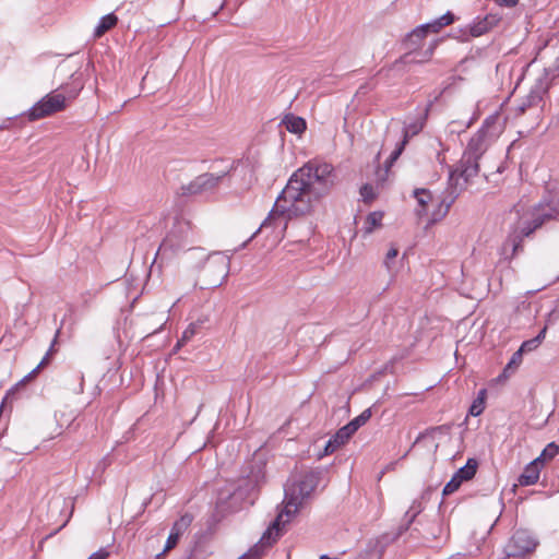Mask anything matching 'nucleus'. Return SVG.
Returning a JSON list of instances; mask_svg holds the SVG:
<instances>
[{
  "label": "nucleus",
  "mask_w": 559,
  "mask_h": 559,
  "mask_svg": "<svg viewBox=\"0 0 559 559\" xmlns=\"http://www.w3.org/2000/svg\"><path fill=\"white\" fill-rule=\"evenodd\" d=\"M319 200L311 188L293 175L282 194L277 198L271 214L262 223V226L266 225L275 215H280L285 219L307 215L311 213Z\"/></svg>",
  "instance_id": "1"
},
{
  "label": "nucleus",
  "mask_w": 559,
  "mask_h": 559,
  "mask_svg": "<svg viewBox=\"0 0 559 559\" xmlns=\"http://www.w3.org/2000/svg\"><path fill=\"white\" fill-rule=\"evenodd\" d=\"M294 176L311 188L319 199L328 194L337 182L334 167L328 163H308Z\"/></svg>",
  "instance_id": "2"
},
{
  "label": "nucleus",
  "mask_w": 559,
  "mask_h": 559,
  "mask_svg": "<svg viewBox=\"0 0 559 559\" xmlns=\"http://www.w3.org/2000/svg\"><path fill=\"white\" fill-rule=\"evenodd\" d=\"M318 483L313 473H305L294 476L286 487L285 506L288 515H296L304 500L310 496Z\"/></svg>",
  "instance_id": "3"
},
{
  "label": "nucleus",
  "mask_w": 559,
  "mask_h": 559,
  "mask_svg": "<svg viewBox=\"0 0 559 559\" xmlns=\"http://www.w3.org/2000/svg\"><path fill=\"white\" fill-rule=\"evenodd\" d=\"M414 197L417 201V215L427 217L429 223H436L445 215L447 207H443L440 198H433L430 191L416 189Z\"/></svg>",
  "instance_id": "4"
},
{
  "label": "nucleus",
  "mask_w": 559,
  "mask_h": 559,
  "mask_svg": "<svg viewBox=\"0 0 559 559\" xmlns=\"http://www.w3.org/2000/svg\"><path fill=\"white\" fill-rule=\"evenodd\" d=\"M67 99L64 94L57 91L48 93L27 110L28 120L35 121L63 110Z\"/></svg>",
  "instance_id": "5"
},
{
  "label": "nucleus",
  "mask_w": 559,
  "mask_h": 559,
  "mask_svg": "<svg viewBox=\"0 0 559 559\" xmlns=\"http://www.w3.org/2000/svg\"><path fill=\"white\" fill-rule=\"evenodd\" d=\"M538 546V540L532 533L525 530L516 531L504 547L509 558H526L531 556Z\"/></svg>",
  "instance_id": "6"
},
{
  "label": "nucleus",
  "mask_w": 559,
  "mask_h": 559,
  "mask_svg": "<svg viewBox=\"0 0 559 559\" xmlns=\"http://www.w3.org/2000/svg\"><path fill=\"white\" fill-rule=\"evenodd\" d=\"M478 160L462 156L457 167L450 173V185L455 191H463L478 175Z\"/></svg>",
  "instance_id": "7"
},
{
  "label": "nucleus",
  "mask_w": 559,
  "mask_h": 559,
  "mask_svg": "<svg viewBox=\"0 0 559 559\" xmlns=\"http://www.w3.org/2000/svg\"><path fill=\"white\" fill-rule=\"evenodd\" d=\"M227 175V171H222L219 174H202L197 177L194 180L189 182L188 185H183L180 188V193L182 195H193L199 194L204 191H210L217 187L221 180Z\"/></svg>",
  "instance_id": "8"
},
{
  "label": "nucleus",
  "mask_w": 559,
  "mask_h": 559,
  "mask_svg": "<svg viewBox=\"0 0 559 559\" xmlns=\"http://www.w3.org/2000/svg\"><path fill=\"white\" fill-rule=\"evenodd\" d=\"M228 272L229 258L222 254L212 255L205 271L209 277L206 284L211 287L222 285L227 278Z\"/></svg>",
  "instance_id": "9"
},
{
  "label": "nucleus",
  "mask_w": 559,
  "mask_h": 559,
  "mask_svg": "<svg viewBox=\"0 0 559 559\" xmlns=\"http://www.w3.org/2000/svg\"><path fill=\"white\" fill-rule=\"evenodd\" d=\"M454 22V15L448 12L439 19L416 27L408 36V41L417 44V40L424 39L428 33H439L442 27L448 26Z\"/></svg>",
  "instance_id": "10"
},
{
  "label": "nucleus",
  "mask_w": 559,
  "mask_h": 559,
  "mask_svg": "<svg viewBox=\"0 0 559 559\" xmlns=\"http://www.w3.org/2000/svg\"><path fill=\"white\" fill-rule=\"evenodd\" d=\"M58 334H59V330H57V333L55 335V338L50 345V348L48 349V352L46 353V355L44 356V358L40 360V362L29 372L27 373L24 378H22L17 383H15L11 389H9L4 395V397L2 399V402H1V405H0V413L2 412V409L5 407L7 403L9 402H12L17 393L20 392V390L24 386V384L34 377V374L43 367L45 366L47 362H48V358L49 356L52 354L53 352V346L57 342V337H58Z\"/></svg>",
  "instance_id": "11"
},
{
  "label": "nucleus",
  "mask_w": 559,
  "mask_h": 559,
  "mask_svg": "<svg viewBox=\"0 0 559 559\" xmlns=\"http://www.w3.org/2000/svg\"><path fill=\"white\" fill-rule=\"evenodd\" d=\"M192 521L193 516L189 513H186L174 523L163 551L157 554L155 559H162L167 551L176 547L179 538L187 532Z\"/></svg>",
  "instance_id": "12"
},
{
  "label": "nucleus",
  "mask_w": 559,
  "mask_h": 559,
  "mask_svg": "<svg viewBox=\"0 0 559 559\" xmlns=\"http://www.w3.org/2000/svg\"><path fill=\"white\" fill-rule=\"evenodd\" d=\"M293 518L294 515H288L286 513V510L283 509L276 516L273 524L265 531V533L261 537L260 544L262 546H270L273 543H275L283 534L285 525L288 524Z\"/></svg>",
  "instance_id": "13"
},
{
  "label": "nucleus",
  "mask_w": 559,
  "mask_h": 559,
  "mask_svg": "<svg viewBox=\"0 0 559 559\" xmlns=\"http://www.w3.org/2000/svg\"><path fill=\"white\" fill-rule=\"evenodd\" d=\"M487 146L488 141L486 136V131L481 129L471 138L463 156L478 160V158L487 150Z\"/></svg>",
  "instance_id": "14"
},
{
  "label": "nucleus",
  "mask_w": 559,
  "mask_h": 559,
  "mask_svg": "<svg viewBox=\"0 0 559 559\" xmlns=\"http://www.w3.org/2000/svg\"><path fill=\"white\" fill-rule=\"evenodd\" d=\"M424 127V122L421 120L415 121L413 123H408L405 126L403 130V140L397 144L396 148L392 152L390 156V163H394L399 156L402 154L406 143L411 138L418 134Z\"/></svg>",
  "instance_id": "15"
},
{
  "label": "nucleus",
  "mask_w": 559,
  "mask_h": 559,
  "mask_svg": "<svg viewBox=\"0 0 559 559\" xmlns=\"http://www.w3.org/2000/svg\"><path fill=\"white\" fill-rule=\"evenodd\" d=\"M355 432L356 431L353 429V427L349 424L342 427L335 433L334 438L328 441L325 449H324V453L325 454L333 453L340 447L345 444Z\"/></svg>",
  "instance_id": "16"
},
{
  "label": "nucleus",
  "mask_w": 559,
  "mask_h": 559,
  "mask_svg": "<svg viewBox=\"0 0 559 559\" xmlns=\"http://www.w3.org/2000/svg\"><path fill=\"white\" fill-rule=\"evenodd\" d=\"M138 328L133 320H129L128 317L123 318V321H118L117 337L119 343L127 341L129 343H136Z\"/></svg>",
  "instance_id": "17"
},
{
  "label": "nucleus",
  "mask_w": 559,
  "mask_h": 559,
  "mask_svg": "<svg viewBox=\"0 0 559 559\" xmlns=\"http://www.w3.org/2000/svg\"><path fill=\"white\" fill-rule=\"evenodd\" d=\"M498 22L499 17L495 15H487L483 19H478L469 25V34L473 37L481 36L492 29L498 24Z\"/></svg>",
  "instance_id": "18"
},
{
  "label": "nucleus",
  "mask_w": 559,
  "mask_h": 559,
  "mask_svg": "<svg viewBox=\"0 0 559 559\" xmlns=\"http://www.w3.org/2000/svg\"><path fill=\"white\" fill-rule=\"evenodd\" d=\"M548 217L549 214L537 215L536 217L535 214H526V216L521 219L519 229L522 235L528 236L534 231V229L542 226L544 219Z\"/></svg>",
  "instance_id": "19"
},
{
  "label": "nucleus",
  "mask_w": 559,
  "mask_h": 559,
  "mask_svg": "<svg viewBox=\"0 0 559 559\" xmlns=\"http://www.w3.org/2000/svg\"><path fill=\"white\" fill-rule=\"evenodd\" d=\"M543 466L534 460L524 468V472L519 477L521 486H531L538 481Z\"/></svg>",
  "instance_id": "20"
},
{
  "label": "nucleus",
  "mask_w": 559,
  "mask_h": 559,
  "mask_svg": "<svg viewBox=\"0 0 559 559\" xmlns=\"http://www.w3.org/2000/svg\"><path fill=\"white\" fill-rule=\"evenodd\" d=\"M117 23L118 17L114 12L103 15L94 27L93 37L100 38L108 31L114 28L117 25Z\"/></svg>",
  "instance_id": "21"
},
{
  "label": "nucleus",
  "mask_w": 559,
  "mask_h": 559,
  "mask_svg": "<svg viewBox=\"0 0 559 559\" xmlns=\"http://www.w3.org/2000/svg\"><path fill=\"white\" fill-rule=\"evenodd\" d=\"M543 52L546 58L552 59L551 69L559 72V35L549 38Z\"/></svg>",
  "instance_id": "22"
},
{
  "label": "nucleus",
  "mask_w": 559,
  "mask_h": 559,
  "mask_svg": "<svg viewBox=\"0 0 559 559\" xmlns=\"http://www.w3.org/2000/svg\"><path fill=\"white\" fill-rule=\"evenodd\" d=\"M283 122H284L287 131H289L290 133L298 134V135H301L307 128L306 120L301 117L294 116V115L286 116Z\"/></svg>",
  "instance_id": "23"
},
{
  "label": "nucleus",
  "mask_w": 559,
  "mask_h": 559,
  "mask_svg": "<svg viewBox=\"0 0 559 559\" xmlns=\"http://www.w3.org/2000/svg\"><path fill=\"white\" fill-rule=\"evenodd\" d=\"M382 219H383V213L382 212L369 213L367 215L366 219H365V223H364V227H362L364 234L365 235H370L374 230L381 228Z\"/></svg>",
  "instance_id": "24"
},
{
  "label": "nucleus",
  "mask_w": 559,
  "mask_h": 559,
  "mask_svg": "<svg viewBox=\"0 0 559 559\" xmlns=\"http://www.w3.org/2000/svg\"><path fill=\"white\" fill-rule=\"evenodd\" d=\"M476 469L477 461L469 459L465 466L461 467L454 475H456L462 481H466L474 477Z\"/></svg>",
  "instance_id": "25"
},
{
  "label": "nucleus",
  "mask_w": 559,
  "mask_h": 559,
  "mask_svg": "<svg viewBox=\"0 0 559 559\" xmlns=\"http://www.w3.org/2000/svg\"><path fill=\"white\" fill-rule=\"evenodd\" d=\"M559 452V447L551 442L549 443L540 453L538 457H536L534 461L538 462L540 466L544 467L545 462L552 460Z\"/></svg>",
  "instance_id": "26"
},
{
  "label": "nucleus",
  "mask_w": 559,
  "mask_h": 559,
  "mask_svg": "<svg viewBox=\"0 0 559 559\" xmlns=\"http://www.w3.org/2000/svg\"><path fill=\"white\" fill-rule=\"evenodd\" d=\"M486 399V390H480L478 393V397L473 402L469 407V414L472 416H478L484 412V404Z\"/></svg>",
  "instance_id": "27"
},
{
  "label": "nucleus",
  "mask_w": 559,
  "mask_h": 559,
  "mask_svg": "<svg viewBox=\"0 0 559 559\" xmlns=\"http://www.w3.org/2000/svg\"><path fill=\"white\" fill-rule=\"evenodd\" d=\"M199 325L197 323H191L187 326V329L182 332L181 338L178 341L177 346H182L185 343L190 341L198 332Z\"/></svg>",
  "instance_id": "28"
},
{
  "label": "nucleus",
  "mask_w": 559,
  "mask_h": 559,
  "mask_svg": "<svg viewBox=\"0 0 559 559\" xmlns=\"http://www.w3.org/2000/svg\"><path fill=\"white\" fill-rule=\"evenodd\" d=\"M371 417V411L365 409L359 416L350 420L348 424L353 427V429L356 431L359 427L365 425Z\"/></svg>",
  "instance_id": "29"
},
{
  "label": "nucleus",
  "mask_w": 559,
  "mask_h": 559,
  "mask_svg": "<svg viewBox=\"0 0 559 559\" xmlns=\"http://www.w3.org/2000/svg\"><path fill=\"white\" fill-rule=\"evenodd\" d=\"M523 354L520 349H518L511 357L509 364L503 370V373L507 374L510 371L515 370L522 362Z\"/></svg>",
  "instance_id": "30"
},
{
  "label": "nucleus",
  "mask_w": 559,
  "mask_h": 559,
  "mask_svg": "<svg viewBox=\"0 0 559 559\" xmlns=\"http://www.w3.org/2000/svg\"><path fill=\"white\" fill-rule=\"evenodd\" d=\"M462 483L463 481L460 478H457L456 475H453L451 480L444 486L443 495H445V496L452 495L453 492H455L460 488Z\"/></svg>",
  "instance_id": "31"
},
{
  "label": "nucleus",
  "mask_w": 559,
  "mask_h": 559,
  "mask_svg": "<svg viewBox=\"0 0 559 559\" xmlns=\"http://www.w3.org/2000/svg\"><path fill=\"white\" fill-rule=\"evenodd\" d=\"M360 195L365 202H371L377 197V191L370 185H365L360 189Z\"/></svg>",
  "instance_id": "32"
},
{
  "label": "nucleus",
  "mask_w": 559,
  "mask_h": 559,
  "mask_svg": "<svg viewBox=\"0 0 559 559\" xmlns=\"http://www.w3.org/2000/svg\"><path fill=\"white\" fill-rule=\"evenodd\" d=\"M399 250L395 247H391L389 251L386 252L384 264L389 271H392L393 266L392 263L394 259L397 257Z\"/></svg>",
  "instance_id": "33"
},
{
  "label": "nucleus",
  "mask_w": 559,
  "mask_h": 559,
  "mask_svg": "<svg viewBox=\"0 0 559 559\" xmlns=\"http://www.w3.org/2000/svg\"><path fill=\"white\" fill-rule=\"evenodd\" d=\"M540 344L538 343V340L531 338L528 341H525L521 347L519 348L522 353H530L534 349H536Z\"/></svg>",
  "instance_id": "34"
},
{
  "label": "nucleus",
  "mask_w": 559,
  "mask_h": 559,
  "mask_svg": "<svg viewBox=\"0 0 559 559\" xmlns=\"http://www.w3.org/2000/svg\"><path fill=\"white\" fill-rule=\"evenodd\" d=\"M110 555L108 547H102L94 551L87 559H107Z\"/></svg>",
  "instance_id": "35"
},
{
  "label": "nucleus",
  "mask_w": 559,
  "mask_h": 559,
  "mask_svg": "<svg viewBox=\"0 0 559 559\" xmlns=\"http://www.w3.org/2000/svg\"><path fill=\"white\" fill-rule=\"evenodd\" d=\"M500 7L513 8L518 4L519 0H493Z\"/></svg>",
  "instance_id": "36"
},
{
  "label": "nucleus",
  "mask_w": 559,
  "mask_h": 559,
  "mask_svg": "<svg viewBox=\"0 0 559 559\" xmlns=\"http://www.w3.org/2000/svg\"><path fill=\"white\" fill-rule=\"evenodd\" d=\"M280 218H281V216H280V215H275L273 219H270V221L267 222V224H266V225H264V227L270 226V225H272V224H275V225H276V224H277V222L280 221ZM261 228H263V226H262V225H261V227H260V228H258V231H261Z\"/></svg>",
  "instance_id": "37"
},
{
  "label": "nucleus",
  "mask_w": 559,
  "mask_h": 559,
  "mask_svg": "<svg viewBox=\"0 0 559 559\" xmlns=\"http://www.w3.org/2000/svg\"><path fill=\"white\" fill-rule=\"evenodd\" d=\"M81 88H82V85L80 83H78L75 88L73 91H71V94L69 95V98H74L79 94Z\"/></svg>",
  "instance_id": "38"
},
{
  "label": "nucleus",
  "mask_w": 559,
  "mask_h": 559,
  "mask_svg": "<svg viewBox=\"0 0 559 559\" xmlns=\"http://www.w3.org/2000/svg\"><path fill=\"white\" fill-rule=\"evenodd\" d=\"M436 46H437V43H433L430 45V47L426 51V59H429L432 56Z\"/></svg>",
  "instance_id": "39"
},
{
  "label": "nucleus",
  "mask_w": 559,
  "mask_h": 559,
  "mask_svg": "<svg viewBox=\"0 0 559 559\" xmlns=\"http://www.w3.org/2000/svg\"><path fill=\"white\" fill-rule=\"evenodd\" d=\"M546 331H547V328H544L539 334L535 337L536 340H538V343L542 344L543 340L545 338V335H546Z\"/></svg>",
  "instance_id": "40"
},
{
  "label": "nucleus",
  "mask_w": 559,
  "mask_h": 559,
  "mask_svg": "<svg viewBox=\"0 0 559 559\" xmlns=\"http://www.w3.org/2000/svg\"><path fill=\"white\" fill-rule=\"evenodd\" d=\"M411 511H414L413 515H412V519L420 512V510L418 508H415V506H412L409 511L407 513H409Z\"/></svg>",
  "instance_id": "41"
},
{
  "label": "nucleus",
  "mask_w": 559,
  "mask_h": 559,
  "mask_svg": "<svg viewBox=\"0 0 559 559\" xmlns=\"http://www.w3.org/2000/svg\"><path fill=\"white\" fill-rule=\"evenodd\" d=\"M140 299V294L135 295L132 299V305L131 307H133V305Z\"/></svg>",
  "instance_id": "42"
},
{
  "label": "nucleus",
  "mask_w": 559,
  "mask_h": 559,
  "mask_svg": "<svg viewBox=\"0 0 559 559\" xmlns=\"http://www.w3.org/2000/svg\"><path fill=\"white\" fill-rule=\"evenodd\" d=\"M165 322V317L164 314L160 317V320H159V328H162V325L164 324Z\"/></svg>",
  "instance_id": "43"
},
{
  "label": "nucleus",
  "mask_w": 559,
  "mask_h": 559,
  "mask_svg": "<svg viewBox=\"0 0 559 559\" xmlns=\"http://www.w3.org/2000/svg\"><path fill=\"white\" fill-rule=\"evenodd\" d=\"M255 235H258V231H254V234H252V235L248 238V241H251V240L255 237Z\"/></svg>",
  "instance_id": "44"
},
{
  "label": "nucleus",
  "mask_w": 559,
  "mask_h": 559,
  "mask_svg": "<svg viewBox=\"0 0 559 559\" xmlns=\"http://www.w3.org/2000/svg\"><path fill=\"white\" fill-rule=\"evenodd\" d=\"M255 235H258V231H254V234H252V235L248 238V241H251V240L255 237Z\"/></svg>",
  "instance_id": "45"
},
{
  "label": "nucleus",
  "mask_w": 559,
  "mask_h": 559,
  "mask_svg": "<svg viewBox=\"0 0 559 559\" xmlns=\"http://www.w3.org/2000/svg\"><path fill=\"white\" fill-rule=\"evenodd\" d=\"M255 235H258V231H254V234H252V235L248 238V241H251V240L255 237Z\"/></svg>",
  "instance_id": "46"
},
{
  "label": "nucleus",
  "mask_w": 559,
  "mask_h": 559,
  "mask_svg": "<svg viewBox=\"0 0 559 559\" xmlns=\"http://www.w3.org/2000/svg\"><path fill=\"white\" fill-rule=\"evenodd\" d=\"M255 235H258V231H254V234H252V235L248 238V241H251V240L255 237Z\"/></svg>",
  "instance_id": "47"
},
{
  "label": "nucleus",
  "mask_w": 559,
  "mask_h": 559,
  "mask_svg": "<svg viewBox=\"0 0 559 559\" xmlns=\"http://www.w3.org/2000/svg\"><path fill=\"white\" fill-rule=\"evenodd\" d=\"M255 235H258V231H254V234H252V235L248 238V241H251V240L255 237Z\"/></svg>",
  "instance_id": "48"
},
{
  "label": "nucleus",
  "mask_w": 559,
  "mask_h": 559,
  "mask_svg": "<svg viewBox=\"0 0 559 559\" xmlns=\"http://www.w3.org/2000/svg\"><path fill=\"white\" fill-rule=\"evenodd\" d=\"M255 235H258V231H254V234H252V235L248 238V241H251V240L255 237Z\"/></svg>",
  "instance_id": "49"
},
{
  "label": "nucleus",
  "mask_w": 559,
  "mask_h": 559,
  "mask_svg": "<svg viewBox=\"0 0 559 559\" xmlns=\"http://www.w3.org/2000/svg\"><path fill=\"white\" fill-rule=\"evenodd\" d=\"M158 329L159 328L153 329L152 331L148 332V334L155 333Z\"/></svg>",
  "instance_id": "50"
},
{
  "label": "nucleus",
  "mask_w": 559,
  "mask_h": 559,
  "mask_svg": "<svg viewBox=\"0 0 559 559\" xmlns=\"http://www.w3.org/2000/svg\"><path fill=\"white\" fill-rule=\"evenodd\" d=\"M278 225H282V222H278ZM283 227L284 228L286 227V223L285 222L283 223Z\"/></svg>",
  "instance_id": "51"
}]
</instances>
